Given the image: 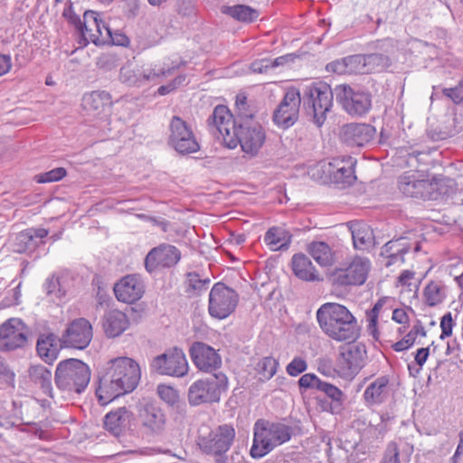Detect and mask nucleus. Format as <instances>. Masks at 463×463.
<instances>
[{
	"mask_svg": "<svg viewBox=\"0 0 463 463\" xmlns=\"http://www.w3.org/2000/svg\"><path fill=\"white\" fill-rule=\"evenodd\" d=\"M111 96L107 91H92L82 98V108L91 117H99L109 111Z\"/></svg>",
	"mask_w": 463,
	"mask_h": 463,
	"instance_id": "obj_28",
	"label": "nucleus"
},
{
	"mask_svg": "<svg viewBox=\"0 0 463 463\" xmlns=\"http://www.w3.org/2000/svg\"><path fill=\"white\" fill-rule=\"evenodd\" d=\"M239 302V294L222 282L215 283L209 294L208 312L212 317L225 319L232 314Z\"/></svg>",
	"mask_w": 463,
	"mask_h": 463,
	"instance_id": "obj_13",
	"label": "nucleus"
},
{
	"mask_svg": "<svg viewBox=\"0 0 463 463\" xmlns=\"http://www.w3.org/2000/svg\"><path fill=\"white\" fill-rule=\"evenodd\" d=\"M191 358L194 365L200 370L209 373L220 367L222 364L221 356L210 345L195 342L189 349Z\"/></svg>",
	"mask_w": 463,
	"mask_h": 463,
	"instance_id": "obj_24",
	"label": "nucleus"
},
{
	"mask_svg": "<svg viewBox=\"0 0 463 463\" xmlns=\"http://www.w3.org/2000/svg\"><path fill=\"white\" fill-rule=\"evenodd\" d=\"M326 70L329 72H335L339 75L348 74L345 58L329 62L328 64H326Z\"/></svg>",
	"mask_w": 463,
	"mask_h": 463,
	"instance_id": "obj_63",
	"label": "nucleus"
},
{
	"mask_svg": "<svg viewBox=\"0 0 463 463\" xmlns=\"http://www.w3.org/2000/svg\"><path fill=\"white\" fill-rule=\"evenodd\" d=\"M210 283L209 279H202L199 274L191 272L187 274L186 293L199 295L202 291L206 290Z\"/></svg>",
	"mask_w": 463,
	"mask_h": 463,
	"instance_id": "obj_48",
	"label": "nucleus"
},
{
	"mask_svg": "<svg viewBox=\"0 0 463 463\" xmlns=\"http://www.w3.org/2000/svg\"><path fill=\"white\" fill-rule=\"evenodd\" d=\"M67 174L63 167H56L46 173L36 175V181L40 184L52 183L61 180Z\"/></svg>",
	"mask_w": 463,
	"mask_h": 463,
	"instance_id": "obj_53",
	"label": "nucleus"
},
{
	"mask_svg": "<svg viewBox=\"0 0 463 463\" xmlns=\"http://www.w3.org/2000/svg\"><path fill=\"white\" fill-rule=\"evenodd\" d=\"M322 380H320L314 373H305L298 380L299 388L307 389H316L318 390L320 383H322Z\"/></svg>",
	"mask_w": 463,
	"mask_h": 463,
	"instance_id": "obj_58",
	"label": "nucleus"
},
{
	"mask_svg": "<svg viewBox=\"0 0 463 463\" xmlns=\"http://www.w3.org/2000/svg\"><path fill=\"white\" fill-rule=\"evenodd\" d=\"M454 326V322L452 319V315L450 312H448L445 314L440 321V328H441V334L439 338L445 339L446 337L451 335L452 329Z\"/></svg>",
	"mask_w": 463,
	"mask_h": 463,
	"instance_id": "obj_62",
	"label": "nucleus"
},
{
	"mask_svg": "<svg viewBox=\"0 0 463 463\" xmlns=\"http://www.w3.org/2000/svg\"><path fill=\"white\" fill-rule=\"evenodd\" d=\"M317 391L321 392L330 399V402H327L325 407L326 411L335 415L342 413L344 411L345 395L338 387L323 381Z\"/></svg>",
	"mask_w": 463,
	"mask_h": 463,
	"instance_id": "obj_37",
	"label": "nucleus"
},
{
	"mask_svg": "<svg viewBox=\"0 0 463 463\" xmlns=\"http://www.w3.org/2000/svg\"><path fill=\"white\" fill-rule=\"evenodd\" d=\"M378 415L381 423L377 424L375 429L378 430L379 434L383 436L388 430V424L393 420L394 415L388 411H382Z\"/></svg>",
	"mask_w": 463,
	"mask_h": 463,
	"instance_id": "obj_61",
	"label": "nucleus"
},
{
	"mask_svg": "<svg viewBox=\"0 0 463 463\" xmlns=\"http://www.w3.org/2000/svg\"><path fill=\"white\" fill-rule=\"evenodd\" d=\"M301 94L296 88H289L273 112V122L282 129L292 127L298 119Z\"/></svg>",
	"mask_w": 463,
	"mask_h": 463,
	"instance_id": "obj_16",
	"label": "nucleus"
},
{
	"mask_svg": "<svg viewBox=\"0 0 463 463\" xmlns=\"http://www.w3.org/2000/svg\"><path fill=\"white\" fill-rule=\"evenodd\" d=\"M354 246L357 250H364L371 246L373 232L366 225L359 226L352 230Z\"/></svg>",
	"mask_w": 463,
	"mask_h": 463,
	"instance_id": "obj_45",
	"label": "nucleus"
},
{
	"mask_svg": "<svg viewBox=\"0 0 463 463\" xmlns=\"http://www.w3.org/2000/svg\"><path fill=\"white\" fill-rule=\"evenodd\" d=\"M348 75L367 73L364 55L355 54L345 57Z\"/></svg>",
	"mask_w": 463,
	"mask_h": 463,
	"instance_id": "obj_49",
	"label": "nucleus"
},
{
	"mask_svg": "<svg viewBox=\"0 0 463 463\" xmlns=\"http://www.w3.org/2000/svg\"><path fill=\"white\" fill-rule=\"evenodd\" d=\"M375 128L369 124L350 123L342 128L341 139L347 146H364L373 141Z\"/></svg>",
	"mask_w": 463,
	"mask_h": 463,
	"instance_id": "obj_25",
	"label": "nucleus"
},
{
	"mask_svg": "<svg viewBox=\"0 0 463 463\" xmlns=\"http://www.w3.org/2000/svg\"><path fill=\"white\" fill-rule=\"evenodd\" d=\"M316 317L321 330L335 341H354L359 336L357 320L344 305L326 302L319 307Z\"/></svg>",
	"mask_w": 463,
	"mask_h": 463,
	"instance_id": "obj_1",
	"label": "nucleus"
},
{
	"mask_svg": "<svg viewBox=\"0 0 463 463\" xmlns=\"http://www.w3.org/2000/svg\"><path fill=\"white\" fill-rule=\"evenodd\" d=\"M62 16L67 20V22L73 25L77 32L79 29H81V23L80 17L79 14H77L74 12L72 3L69 1L68 5L64 8L62 12Z\"/></svg>",
	"mask_w": 463,
	"mask_h": 463,
	"instance_id": "obj_59",
	"label": "nucleus"
},
{
	"mask_svg": "<svg viewBox=\"0 0 463 463\" xmlns=\"http://www.w3.org/2000/svg\"><path fill=\"white\" fill-rule=\"evenodd\" d=\"M307 250L320 266H330L334 262V252L330 246L324 241L311 242Z\"/></svg>",
	"mask_w": 463,
	"mask_h": 463,
	"instance_id": "obj_41",
	"label": "nucleus"
},
{
	"mask_svg": "<svg viewBox=\"0 0 463 463\" xmlns=\"http://www.w3.org/2000/svg\"><path fill=\"white\" fill-rule=\"evenodd\" d=\"M370 269L371 261L367 258L356 256L346 267L335 269L328 275V280L336 288L361 286L366 281Z\"/></svg>",
	"mask_w": 463,
	"mask_h": 463,
	"instance_id": "obj_11",
	"label": "nucleus"
},
{
	"mask_svg": "<svg viewBox=\"0 0 463 463\" xmlns=\"http://www.w3.org/2000/svg\"><path fill=\"white\" fill-rule=\"evenodd\" d=\"M102 326L105 335L109 338H114L122 335L128 328L129 320L124 312L112 309L104 314Z\"/></svg>",
	"mask_w": 463,
	"mask_h": 463,
	"instance_id": "obj_31",
	"label": "nucleus"
},
{
	"mask_svg": "<svg viewBox=\"0 0 463 463\" xmlns=\"http://www.w3.org/2000/svg\"><path fill=\"white\" fill-rule=\"evenodd\" d=\"M19 410L15 402H0V425L6 428L15 425L19 420Z\"/></svg>",
	"mask_w": 463,
	"mask_h": 463,
	"instance_id": "obj_43",
	"label": "nucleus"
},
{
	"mask_svg": "<svg viewBox=\"0 0 463 463\" xmlns=\"http://www.w3.org/2000/svg\"><path fill=\"white\" fill-rule=\"evenodd\" d=\"M442 93L455 104L463 102V78L458 81L457 86L453 88H443Z\"/></svg>",
	"mask_w": 463,
	"mask_h": 463,
	"instance_id": "obj_57",
	"label": "nucleus"
},
{
	"mask_svg": "<svg viewBox=\"0 0 463 463\" xmlns=\"http://www.w3.org/2000/svg\"><path fill=\"white\" fill-rule=\"evenodd\" d=\"M292 435V427L283 422L259 419L253 426L250 454L252 458H261L277 447L289 441Z\"/></svg>",
	"mask_w": 463,
	"mask_h": 463,
	"instance_id": "obj_2",
	"label": "nucleus"
},
{
	"mask_svg": "<svg viewBox=\"0 0 463 463\" xmlns=\"http://www.w3.org/2000/svg\"><path fill=\"white\" fill-rule=\"evenodd\" d=\"M90 375L91 372L87 364L79 359L70 358L57 364L54 383L63 394H80L89 385Z\"/></svg>",
	"mask_w": 463,
	"mask_h": 463,
	"instance_id": "obj_3",
	"label": "nucleus"
},
{
	"mask_svg": "<svg viewBox=\"0 0 463 463\" xmlns=\"http://www.w3.org/2000/svg\"><path fill=\"white\" fill-rule=\"evenodd\" d=\"M336 102L351 116H364L372 108V94L360 87L339 84L335 87Z\"/></svg>",
	"mask_w": 463,
	"mask_h": 463,
	"instance_id": "obj_8",
	"label": "nucleus"
},
{
	"mask_svg": "<svg viewBox=\"0 0 463 463\" xmlns=\"http://www.w3.org/2000/svg\"><path fill=\"white\" fill-rule=\"evenodd\" d=\"M93 336L92 326L86 318H77L71 322L59 339L61 347L83 350Z\"/></svg>",
	"mask_w": 463,
	"mask_h": 463,
	"instance_id": "obj_18",
	"label": "nucleus"
},
{
	"mask_svg": "<svg viewBox=\"0 0 463 463\" xmlns=\"http://www.w3.org/2000/svg\"><path fill=\"white\" fill-rule=\"evenodd\" d=\"M38 241H34L27 232L24 230L19 232L13 242V250L17 253L32 251L38 246Z\"/></svg>",
	"mask_w": 463,
	"mask_h": 463,
	"instance_id": "obj_46",
	"label": "nucleus"
},
{
	"mask_svg": "<svg viewBox=\"0 0 463 463\" xmlns=\"http://www.w3.org/2000/svg\"><path fill=\"white\" fill-rule=\"evenodd\" d=\"M240 122L234 118L229 108L225 105H217L206 120L209 133L222 142L226 147L233 145V135Z\"/></svg>",
	"mask_w": 463,
	"mask_h": 463,
	"instance_id": "obj_12",
	"label": "nucleus"
},
{
	"mask_svg": "<svg viewBox=\"0 0 463 463\" xmlns=\"http://www.w3.org/2000/svg\"><path fill=\"white\" fill-rule=\"evenodd\" d=\"M181 260V251L175 246L161 243L152 248L146 254L144 265L146 270L152 274L159 269H171Z\"/></svg>",
	"mask_w": 463,
	"mask_h": 463,
	"instance_id": "obj_17",
	"label": "nucleus"
},
{
	"mask_svg": "<svg viewBox=\"0 0 463 463\" xmlns=\"http://www.w3.org/2000/svg\"><path fill=\"white\" fill-rule=\"evenodd\" d=\"M99 31L91 33L90 40L96 45L105 43L109 33H111L112 28L99 16H98Z\"/></svg>",
	"mask_w": 463,
	"mask_h": 463,
	"instance_id": "obj_55",
	"label": "nucleus"
},
{
	"mask_svg": "<svg viewBox=\"0 0 463 463\" xmlns=\"http://www.w3.org/2000/svg\"><path fill=\"white\" fill-rule=\"evenodd\" d=\"M98 16L99 14L91 10L85 11L83 14V21L81 23V29H79L80 33L79 43L81 47L86 46L90 42L91 33L99 31Z\"/></svg>",
	"mask_w": 463,
	"mask_h": 463,
	"instance_id": "obj_40",
	"label": "nucleus"
},
{
	"mask_svg": "<svg viewBox=\"0 0 463 463\" xmlns=\"http://www.w3.org/2000/svg\"><path fill=\"white\" fill-rule=\"evenodd\" d=\"M64 278L56 277L54 275L46 279L43 288L47 296L54 299H61L65 297L67 289L64 286Z\"/></svg>",
	"mask_w": 463,
	"mask_h": 463,
	"instance_id": "obj_44",
	"label": "nucleus"
},
{
	"mask_svg": "<svg viewBox=\"0 0 463 463\" xmlns=\"http://www.w3.org/2000/svg\"><path fill=\"white\" fill-rule=\"evenodd\" d=\"M228 389V378L225 373L209 374L194 382L187 392L191 406L219 402L221 395Z\"/></svg>",
	"mask_w": 463,
	"mask_h": 463,
	"instance_id": "obj_5",
	"label": "nucleus"
},
{
	"mask_svg": "<svg viewBox=\"0 0 463 463\" xmlns=\"http://www.w3.org/2000/svg\"><path fill=\"white\" fill-rule=\"evenodd\" d=\"M307 369V361L300 357L296 356L294 357L291 362L287 365L286 372L288 375L292 377L298 376Z\"/></svg>",
	"mask_w": 463,
	"mask_h": 463,
	"instance_id": "obj_56",
	"label": "nucleus"
},
{
	"mask_svg": "<svg viewBox=\"0 0 463 463\" xmlns=\"http://www.w3.org/2000/svg\"><path fill=\"white\" fill-rule=\"evenodd\" d=\"M183 80H184V76H178L175 78L170 83L166 85H162L157 89V94L160 96H165L166 94H169L173 90H175L177 86H179Z\"/></svg>",
	"mask_w": 463,
	"mask_h": 463,
	"instance_id": "obj_64",
	"label": "nucleus"
},
{
	"mask_svg": "<svg viewBox=\"0 0 463 463\" xmlns=\"http://www.w3.org/2000/svg\"><path fill=\"white\" fill-rule=\"evenodd\" d=\"M107 40H110L112 44L118 45V46H123L127 47L130 43L129 38L121 31L119 30H111V33H109V35L106 38Z\"/></svg>",
	"mask_w": 463,
	"mask_h": 463,
	"instance_id": "obj_60",
	"label": "nucleus"
},
{
	"mask_svg": "<svg viewBox=\"0 0 463 463\" xmlns=\"http://www.w3.org/2000/svg\"><path fill=\"white\" fill-rule=\"evenodd\" d=\"M438 183L421 178L418 172L408 171L398 178V189L407 197L436 200Z\"/></svg>",
	"mask_w": 463,
	"mask_h": 463,
	"instance_id": "obj_15",
	"label": "nucleus"
},
{
	"mask_svg": "<svg viewBox=\"0 0 463 463\" xmlns=\"http://www.w3.org/2000/svg\"><path fill=\"white\" fill-rule=\"evenodd\" d=\"M300 94L304 110L312 117L317 127H321L333 107L335 88L332 90L328 84L322 81L312 82L305 86Z\"/></svg>",
	"mask_w": 463,
	"mask_h": 463,
	"instance_id": "obj_4",
	"label": "nucleus"
},
{
	"mask_svg": "<svg viewBox=\"0 0 463 463\" xmlns=\"http://www.w3.org/2000/svg\"><path fill=\"white\" fill-rule=\"evenodd\" d=\"M150 369L160 375L183 377L188 373V362L181 348L173 347L154 357Z\"/></svg>",
	"mask_w": 463,
	"mask_h": 463,
	"instance_id": "obj_14",
	"label": "nucleus"
},
{
	"mask_svg": "<svg viewBox=\"0 0 463 463\" xmlns=\"http://www.w3.org/2000/svg\"><path fill=\"white\" fill-rule=\"evenodd\" d=\"M108 367L115 373L118 382L133 392L140 380L141 373L138 364L128 357H118L109 362Z\"/></svg>",
	"mask_w": 463,
	"mask_h": 463,
	"instance_id": "obj_20",
	"label": "nucleus"
},
{
	"mask_svg": "<svg viewBox=\"0 0 463 463\" xmlns=\"http://www.w3.org/2000/svg\"><path fill=\"white\" fill-rule=\"evenodd\" d=\"M235 439V430L232 426L223 424L208 433H200L197 445L207 455L214 457V463H227V451L231 449Z\"/></svg>",
	"mask_w": 463,
	"mask_h": 463,
	"instance_id": "obj_6",
	"label": "nucleus"
},
{
	"mask_svg": "<svg viewBox=\"0 0 463 463\" xmlns=\"http://www.w3.org/2000/svg\"><path fill=\"white\" fill-rule=\"evenodd\" d=\"M139 419L142 427L149 434L161 435L165 429L166 415L156 402H145L139 410Z\"/></svg>",
	"mask_w": 463,
	"mask_h": 463,
	"instance_id": "obj_21",
	"label": "nucleus"
},
{
	"mask_svg": "<svg viewBox=\"0 0 463 463\" xmlns=\"http://www.w3.org/2000/svg\"><path fill=\"white\" fill-rule=\"evenodd\" d=\"M233 145L229 144L228 148H236L239 145L242 152L253 157L256 156L265 144L266 132L263 127L253 120H244L238 124L233 135Z\"/></svg>",
	"mask_w": 463,
	"mask_h": 463,
	"instance_id": "obj_9",
	"label": "nucleus"
},
{
	"mask_svg": "<svg viewBox=\"0 0 463 463\" xmlns=\"http://www.w3.org/2000/svg\"><path fill=\"white\" fill-rule=\"evenodd\" d=\"M61 348V342L53 333L41 334L37 339L36 351L45 363L51 364L57 358Z\"/></svg>",
	"mask_w": 463,
	"mask_h": 463,
	"instance_id": "obj_34",
	"label": "nucleus"
},
{
	"mask_svg": "<svg viewBox=\"0 0 463 463\" xmlns=\"http://www.w3.org/2000/svg\"><path fill=\"white\" fill-rule=\"evenodd\" d=\"M260 373L267 380L270 379L275 375L278 370L279 362L271 357L267 356L262 358L259 364Z\"/></svg>",
	"mask_w": 463,
	"mask_h": 463,
	"instance_id": "obj_51",
	"label": "nucleus"
},
{
	"mask_svg": "<svg viewBox=\"0 0 463 463\" xmlns=\"http://www.w3.org/2000/svg\"><path fill=\"white\" fill-rule=\"evenodd\" d=\"M175 67H165L155 64L151 68L142 71L144 83L147 81L158 82L165 77L174 73Z\"/></svg>",
	"mask_w": 463,
	"mask_h": 463,
	"instance_id": "obj_47",
	"label": "nucleus"
},
{
	"mask_svg": "<svg viewBox=\"0 0 463 463\" xmlns=\"http://www.w3.org/2000/svg\"><path fill=\"white\" fill-rule=\"evenodd\" d=\"M118 375L107 366L105 373L99 376L96 396L101 405H107L116 398L130 392L116 379Z\"/></svg>",
	"mask_w": 463,
	"mask_h": 463,
	"instance_id": "obj_23",
	"label": "nucleus"
},
{
	"mask_svg": "<svg viewBox=\"0 0 463 463\" xmlns=\"http://www.w3.org/2000/svg\"><path fill=\"white\" fill-rule=\"evenodd\" d=\"M120 80L128 86H141L144 84L142 72H136L130 68H122L120 70Z\"/></svg>",
	"mask_w": 463,
	"mask_h": 463,
	"instance_id": "obj_52",
	"label": "nucleus"
},
{
	"mask_svg": "<svg viewBox=\"0 0 463 463\" xmlns=\"http://www.w3.org/2000/svg\"><path fill=\"white\" fill-rule=\"evenodd\" d=\"M413 451V445L405 440L391 441L385 449L381 463L409 462Z\"/></svg>",
	"mask_w": 463,
	"mask_h": 463,
	"instance_id": "obj_33",
	"label": "nucleus"
},
{
	"mask_svg": "<svg viewBox=\"0 0 463 463\" xmlns=\"http://www.w3.org/2000/svg\"><path fill=\"white\" fill-rule=\"evenodd\" d=\"M28 373L32 383L39 387L43 393L54 399L55 393L52 388V373L51 370L42 364H36L30 366Z\"/></svg>",
	"mask_w": 463,
	"mask_h": 463,
	"instance_id": "obj_36",
	"label": "nucleus"
},
{
	"mask_svg": "<svg viewBox=\"0 0 463 463\" xmlns=\"http://www.w3.org/2000/svg\"><path fill=\"white\" fill-rule=\"evenodd\" d=\"M366 357L365 345L361 343L349 344L340 353L341 364L352 372L360 370Z\"/></svg>",
	"mask_w": 463,
	"mask_h": 463,
	"instance_id": "obj_32",
	"label": "nucleus"
},
{
	"mask_svg": "<svg viewBox=\"0 0 463 463\" xmlns=\"http://www.w3.org/2000/svg\"><path fill=\"white\" fill-rule=\"evenodd\" d=\"M354 165L355 160L352 156L334 158L330 162L317 164L311 169V175L322 182L330 181L345 187L353 184L356 179Z\"/></svg>",
	"mask_w": 463,
	"mask_h": 463,
	"instance_id": "obj_7",
	"label": "nucleus"
},
{
	"mask_svg": "<svg viewBox=\"0 0 463 463\" xmlns=\"http://www.w3.org/2000/svg\"><path fill=\"white\" fill-rule=\"evenodd\" d=\"M235 105L239 113V118L237 119L238 122L252 120L254 114L252 110L249 109L246 96L237 95Z\"/></svg>",
	"mask_w": 463,
	"mask_h": 463,
	"instance_id": "obj_54",
	"label": "nucleus"
},
{
	"mask_svg": "<svg viewBox=\"0 0 463 463\" xmlns=\"http://www.w3.org/2000/svg\"><path fill=\"white\" fill-rule=\"evenodd\" d=\"M374 48L379 52L365 54L366 66L372 70L382 71L391 66L390 55L394 52V41L391 38L379 40L374 43Z\"/></svg>",
	"mask_w": 463,
	"mask_h": 463,
	"instance_id": "obj_27",
	"label": "nucleus"
},
{
	"mask_svg": "<svg viewBox=\"0 0 463 463\" xmlns=\"http://www.w3.org/2000/svg\"><path fill=\"white\" fill-rule=\"evenodd\" d=\"M291 241L290 232L281 227H271L264 235V241L271 250H288Z\"/></svg>",
	"mask_w": 463,
	"mask_h": 463,
	"instance_id": "obj_38",
	"label": "nucleus"
},
{
	"mask_svg": "<svg viewBox=\"0 0 463 463\" xmlns=\"http://www.w3.org/2000/svg\"><path fill=\"white\" fill-rule=\"evenodd\" d=\"M29 329L19 318H10L0 326V350L22 348L27 342Z\"/></svg>",
	"mask_w": 463,
	"mask_h": 463,
	"instance_id": "obj_19",
	"label": "nucleus"
},
{
	"mask_svg": "<svg viewBox=\"0 0 463 463\" xmlns=\"http://www.w3.org/2000/svg\"><path fill=\"white\" fill-rule=\"evenodd\" d=\"M411 250V244L408 240L404 237L392 239L386 242L381 249V256L385 258L386 267L392 265H402L404 263V256Z\"/></svg>",
	"mask_w": 463,
	"mask_h": 463,
	"instance_id": "obj_29",
	"label": "nucleus"
},
{
	"mask_svg": "<svg viewBox=\"0 0 463 463\" xmlns=\"http://www.w3.org/2000/svg\"><path fill=\"white\" fill-rule=\"evenodd\" d=\"M113 289L118 301L132 304L143 297L145 285L140 275L130 274L118 280Z\"/></svg>",
	"mask_w": 463,
	"mask_h": 463,
	"instance_id": "obj_22",
	"label": "nucleus"
},
{
	"mask_svg": "<svg viewBox=\"0 0 463 463\" xmlns=\"http://www.w3.org/2000/svg\"><path fill=\"white\" fill-rule=\"evenodd\" d=\"M133 412L127 407H119L110 411L104 417V427L116 438L123 436L133 420Z\"/></svg>",
	"mask_w": 463,
	"mask_h": 463,
	"instance_id": "obj_26",
	"label": "nucleus"
},
{
	"mask_svg": "<svg viewBox=\"0 0 463 463\" xmlns=\"http://www.w3.org/2000/svg\"><path fill=\"white\" fill-rule=\"evenodd\" d=\"M156 392L160 399L169 406H175L180 401L177 390L171 386L159 384Z\"/></svg>",
	"mask_w": 463,
	"mask_h": 463,
	"instance_id": "obj_50",
	"label": "nucleus"
},
{
	"mask_svg": "<svg viewBox=\"0 0 463 463\" xmlns=\"http://www.w3.org/2000/svg\"><path fill=\"white\" fill-rule=\"evenodd\" d=\"M390 391V377L388 375H382L366 387L363 398L368 406L380 405L388 399Z\"/></svg>",
	"mask_w": 463,
	"mask_h": 463,
	"instance_id": "obj_30",
	"label": "nucleus"
},
{
	"mask_svg": "<svg viewBox=\"0 0 463 463\" xmlns=\"http://www.w3.org/2000/svg\"><path fill=\"white\" fill-rule=\"evenodd\" d=\"M167 145L180 155L200 150V145L191 125L179 116H173L168 126Z\"/></svg>",
	"mask_w": 463,
	"mask_h": 463,
	"instance_id": "obj_10",
	"label": "nucleus"
},
{
	"mask_svg": "<svg viewBox=\"0 0 463 463\" xmlns=\"http://www.w3.org/2000/svg\"><path fill=\"white\" fill-rule=\"evenodd\" d=\"M423 297L428 306L435 307L446 298L445 286L441 282L430 281L424 288Z\"/></svg>",
	"mask_w": 463,
	"mask_h": 463,
	"instance_id": "obj_42",
	"label": "nucleus"
},
{
	"mask_svg": "<svg viewBox=\"0 0 463 463\" xmlns=\"http://www.w3.org/2000/svg\"><path fill=\"white\" fill-rule=\"evenodd\" d=\"M291 268L294 275L301 280H322L310 259L303 253H297L293 255L291 259Z\"/></svg>",
	"mask_w": 463,
	"mask_h": 463,
	"instance_id": "obj_35",
	"label": "nucleus"
},
{
	"mask_svg": "<svg viewBox=\"0 0 463 463\" xmlns=\"http://www.w3.org/2000/svg\"><path fill=\"white\" fill-rule=\"evenodd\" d=\"M220 10L222 14L242 23H251L259 16L256 9L245 5H222Z\"/></svg>",
	"mask_w": 463,
	"mask_h": 463,
	"instance_id": "obj_39",
	"label": "nucleus"
}]
</instances>
